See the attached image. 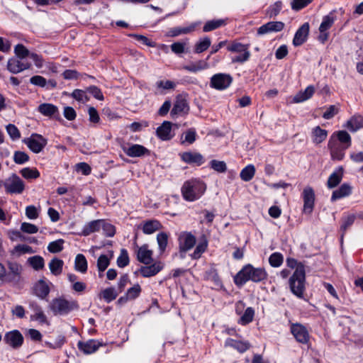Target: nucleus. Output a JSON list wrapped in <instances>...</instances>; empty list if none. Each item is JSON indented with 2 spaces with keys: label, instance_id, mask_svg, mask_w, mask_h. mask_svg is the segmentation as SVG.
Wrapping results in <instances>:
<instances>
[{
  "label": "nucleus",
  "instance_id": "nucleus-4",
  "mask_svg": "<svg viewBox=\"0 0 363 363\" xmlns=\"http://www.w3.org/2000/svg\"><path fill=\"white\" fill-rule=\"evenodd\" d=\"M305 267L300 266L290 277L289 284L291 291L298 298H303L305 291Z\"/></svg>",
  "mask_w": 363,
  "mask_h": 363
},
{
  "label": "nucleus",
  "instance_id": "nucleus-60",
  "mask_svg": "<svg viewBox=\"0 0 363 363\" xmlns=\"http://www.w3.org/2000/svg\"><path fill=\"white\" fill-rule=\"evenodd\" d=\"M131 36H133L137 41H138V42L141 43L142 44L145 45L148 47L154 48L156 45L155 42H153L152 40H151L150 39H149L148 38H147L145 35L133 34V35H131Z\"/></svg>",
  "mask_w": 363,
  "mask_h": 363
},
{
  "label": "nucleus",
  "instance_id": "nucleus-30",
  "mask_svg": "<svg viewBox=\"0 0 363 363\" xmlns=\"http://www.w3.org/2000/svg\"><path fill=\"white\" fill-rule=\"evenodd\" d=\"M352 193V187L348 184H342L338 189L334 191L333 192L331 196V201H335L337 199H342L343 197L347 196L350 195Z\"/></svg>",
  "mask_w": 363,
  "mask_h": 363
},
{
  "label": "nucleus",
  "instance_id": "nucleus-59",
  "mask_svg": "<svg viewBox=\"0 0 363 363\" xmlns=\"http://www.w3.org/2000/svg\"><path fill=\"white\" fill-rule=\"evenodd\" d=\"M29 157L28 155L21 151H16L13 155V161L18 164H22L28 161Z\"/></svg>",
  "mask_w": 363,
  "mask_h": 363
},
{
  "label": "nucleus",
  "instance_id": "nucleus-9",
  "mask_svg": "<svg viewBox=\"0 0 363 363\" xmlns=\"http://www.w3.org/2000/svg\"><path fill=\"white\" fill-rule=\"evenodd\" d=\"M28 148L35 153H39L47 145V140L42 135L34 134L24 140Z\"/></svg>",
  "mask_w": 363,
  "mask_h": 363
},
{
  "label": "nucleus",
  "instance_id": "nucleus-3",
  "mask_svg": "<svg viewBox=\"0 0 363 363\" xmlns=\"http://www.w3.org/2000/svg\"><path fill=\"white\" fill-rule=\"evenodd\" d=\"M78 308L76 301L67 300L62 297L52 299L49 305V308L55 315H65Z\"/></svg>",
  "mask_w": 363,
  "mask_h": 363
},
{
  "label": "nucleus",
  "instance_id": "nucleus-41",
  "mask_svg": "<svg viewBox=\"0 0 363 363\" xmlns=\"http://www.w3.org/2000/svg\"><path fill=\"white\" fill-rule=\"evenodd\" d=\"M333 135H335V138L341 145L348 147L351 146V137L347 132L345 130H340Z\"/></svg>",
  "mask_w": 363,
  "mask_h": 363
},
{
  "label": "nucleus",
  "instance_id": "nucleus-32",
  "mask_svg": "<svg viewBox=\"0 0 363 363\" xmlns=\"http://www.w3.org/2000/svg\"><path fill=\"white\" fill-rule=\"evenodd\" d=\"M226 347H231L240 352H244L250 348L248 342L238 341L232 338H228L225 342Z\"/></svg>",
  "mask_w": 363,
  "mask_h": 363
},
{
  "label": "nucleus",
  "instance_id": "nucleus-50",
  "mask_svg": "<svg viewBox=\"0 0 363 363\" xmlns=\"http://www.w3.org/2000/svg\"><path fill=\"white\" fill-rule=\"evenodd\" d=\"M63 243L64 240L62 239H59L55 241L51 242L49 243L48 246V250L49 252L52 253L60 252L63 249Z\"/></svg>",
  "mask_w": 363,
  "mask_h": 363
},
{
  "label": "nucleus",
  "instance_id": "nucleus-49",
  "mask_svg": "<svg viewBox=\"0 0 363 363\" xmlns=\"http://www.w3.org/2000/svg\"><path fill=\"white\" fill-rule=\"evenodd\" d=\"M210 167L219 173H224L227 170L226 163L216 160H212L210 162Z\"/></svg>",
  "mask_w": 363,
  "mask_h": 363
},
{
  "label": "nucleus",
  "instance_id": "nucleus-63",
  "mask_svg": "<svg viewBox=\"0 0 363 363\" xmlns=\"http://www.w3.org/2000/svg\"><path fill=\"white\" fill-rule=\"evenodd\" d=\"M141 288L140 285L135 284L127 291L126 294L128 298H129L130 300H133L139 296Z\"/></svg>",
  "mask_w": 363,
  "mask_h": 363
},
{
  "label": "nucleus",
  "instance_id": "nucleus-29",
  "mask_svg": "<svg viewBox=\"0 0 363 363\" xmlns=\"http://www.w3.org/2000/svg\"><path fill=\"white\" fill-rule=\"evenodd\" d=\"M345 127L351 132L357 131L363 128V117L360 115L353 116L347 121Z\"/></svg>",
  "mask_w": 363,
  "mask_h": 363
},
{
  "label": "nucleus",
  "instance_id": "nucleus-58",
  "mask_svg": "<svg viewBox=\"0 0 363 363\" xmlns=\"http://www.w3.org/2000/svg\"><path fill=\"white\" fill-rule=\"evenodd\" d=\"M101 229H102L104 234L107 237H113L116 233L115 227L104 220H103V225H101Z\"/></svg>",
  "mask_w": 363,
  "mask_h": 363
},
{
  "label": "nucleus",
  "instance_id": "nucleus-39",
  "mask_svg": "<svg viewBox=\"0 0 363 363\" xmlns=\"http://www.w3.org/2000/svg\"><path fill=\"white\" fill-rule=\"evenodd\" d=\"M355 218L356 216L354 214L347 215L342 218V225L340 226L341 241H342L343 236L347 228H349L354 223Z\"/></svg>",
  "mask_w": 363,
  "mask_h": 363
},
{
  "label": "nucleus",
  "instance_id": "nucleus-34",
  "mask_svg": "<svg viewBox=\"0 0 363 363\" xmlns=\"http://www.w3.org/2000/svg\"><path fill=\"white\" fill-rule=\"evenodd\" d=\"M328 135L326 130L322 129L320 126H316L312 130L313 142L315 144H320L323 142Z\"/></svg>",
  "mask_w": 363,
  "mask_h": 363
},
{
  "label": "nucleus",
  "instance_id": "nucleus-57",
  "mask_svg": "<svg viewBox=\"0 0 363 363\" xmlns=\"http://www.w3.org/2000/svg\"><path fill=\"white\" fill-rule=\"evenodd\" d=\"M156 87L159 89L172 90L176 87V84L170 80H160L156 82Z\"/></svg>",
  "mask_w": 363,
  "mask_h": 363
},
{
  "label": "nucleus",
  "instance_id": "nucleus-47",
  "mask_svg": "<svg viewBox=\"0 0 363 363\" xmlns=\"http://www.w3.org/2000/svg\"><path fill=\"white\" fill-rule=\"evenodd\" d=\"M157 241L159 246V250L161 253L164 252L167 246L168 235L166 233L162 232L157 234Z\"/></svg>",
  "mask_w": 363,
  "mask_h": 363
},
{
  "label": "nucleus",
  "instance_id": "nucleus-14",
  "mask_svg": "<svg viewBox=\"0 0 363 363\" xmlns=\"http://www.w3.org/2000/svg\"><path fill=\"white\" fill-rule=\"evenodd\" d=\"M181 252H187L196 244V238L191 233H182L179 237Z\"/></svg>",
  "mask_w": 363,
  "mask_h": 363
},
{
  "label": "nucleus",
  "instance_id": "nucleus-7",
  "mask_svg": "<svg viewBox=\"0 0 363 363\" xmlns=\"http://www.w3.org/2000/svg\"><path fill=\"white\" fill-rule=\"evenodd\" d=\"M233 82V77L225 73H218L211 78V86L217 90H223L230 86Z\"/></svg>",
  "mask_w": 363,
  "mask_h": 363
},
{
  "label": "nucleus",
  "instance_id": "nucleus-28",
  "mask_svg": "<svg viewBox=\"0 0 363 363\" xmlns=\"http://www.w3.org/2000/svg\"><path fill=\"white\" fill-rule=\"evenodd\" d=\"M101 225H103V220H95L89 222L83 227L82 234L87 236L93 233L99 232L101 230Z\"/></svg>",
  "mask_w": 363,
  "mask_h": 363
},
{
  "label": "nucleus",
  "instance_id": "nucleus-38",
  "mask_svg": "<svg viewBox=\"0 0 363 363\" xmlns=\"http://www.w3.org/2000/svg\"><path fill=\"white\" fill-rule=\"evenodd\" d=\"M226 24V21L225 19H213L207 21L203 28V32H210L215 29H217L220 27H222Z\"/></svg>",
  "mask_w": 363,
  "mask_h": 363
},
{
  "label": "nucleus",
  "instance_id": "nucleus-46",
  "mask_svg": "<svg viewBox=\"0 0 363 363\" xmlns=\"http://www.w3.org/2000/svg\"><path fill=\"white\" fill-rule=\"evenodd\" d=\"M255 315V311L252 308L248 307L245 311L243 315L240 317L239 323L242 325H246L252 321Z\"/></svg>",
  "mask_w": 363,
  "mask_h": 363
},
{
  "label": "nucleus",
  "instance_id": "nucleus-2",
  "mask_svg": "<svg viewBox=\"0 0 363 363\" xmlns=\"http://www.w3.org/2000/svg\"><path fill=\"white\" fill-rule=\"evenodd\" d=\"M205 184L198 179H191L184 182L182 187L184 199L188 201L199 199L206 191Z\"/></svg>",
  "mask_w": 363,
  "mask_h": 363
},
{
  "label": "nucleus",
  "instance_id": "nucleus-31",
  "mask_svg": "<svg viewBox=\"0 0 363 363\" xmlns=\"http://www.w3.org/2000/svg\"><path fill=\"white\" fill-rule=\"evenodd\" d=\"M315 92V88L313 86H308L304 91H301L297 93L294 97V102L301 103L312 97Z\"/></svg>",
  "mask_w": 363,
  "mask_h": 363
},
{
  "label": "nucleus",
  "instance_id": "nucleus-42",
  "mask_svg": "<svg viewBox=\"0 0 363 363\" xmlns=\"http://www.w3.org/2000/svg\"><path fill=\"white\" fill-rule=\"evenodd\" d=\"M335 20V16L332 13L323 16V21L319 27V31H328V30L330 29L333 25Z\"/></svg>",
  "mask_w": 363,
  "mask_h": 363
},
{
  "label": "nucleus",
  "instance_id": "nucleus-26",
  "mask_svg": "<svg viewBox=\"0 0 363 363\" xmlns=\"http://www.w3.org/2000/svg\"><path fill=\"white\" fill-rule=\"evenodd\" d=\"M189 106L187 101L182 97H177L172 109L171 113L172 115L187 113L189 111Z\"/></svg>",
  "mask_w": 363,
  "mask_h": 363
},
{
  "label": "nucleus",
  "instance_id": "nucleus-64",
  "mask_svg": "<svg viewBox=\"0 0 363 363\" xmlns=\"http://www.w3.org/2000/svg\"><path fill=\"white\" fill-rule=\"evenodd\" d=\"M21 230L24 233L33 234L38 231V228L34 224L24 222L21 225Z\"/></svg>",
  "mask_w": 363,
  "mask_h": 363
},
{
  "label": "nucleus",
  "instance_id": "nucleus-10",
  "mask_svg": "<svg viewBox=\"0 0 363 363\" xmlns=\"http://www.w3.org/2000/svg\"><path fill=\"white\" fill-rule=\"evenodd\" d=\"M290 329L296 341L302 344L308 342L309 333L305 326L300 323H292Z\"/></svg>",
  "mask_w": 363,
  "mask_h": 363
},
{
  "label": "nucleus",
  "instance_id": "nucleus-54",
  "mask_svg": "<svg viewBox=\"0 0 363 363\" xmlns=\"http://www.w3.org/2000/svg\"><path fill=\"white\" fill-rule=\"evenodd\" d=\"M282 9L281 1H277L274 4L271 5L267 9V15L269 18L277 16Z\"/></svg>",
  "mask_w": 363,
  "mask_h": 363
},
{
  "label": "nucleus",
  "instance_id": "nucleus-6",
  "mask_svg": "<svg viewBox=\"0 0 363 363\" xmlns=\"http://www.w3.org/2000/svg\"><path fill=\"white\" fill-rule=\"evenodd\" d=\"M328 147L330 150L331 159L333 160L338 161L343 160L345 157V151L349 148L348 147L338 143L337 140L335 138V135H332L330 138Z\"/></svg>",
  "mask_w": 363,
  "mask_h": 363
},
{
  "label": "nucleus",
  "instance_id": "nucleus-35",
  "mask_svg": "<svg viewBox=\"0 0 363 363\" xmlns=\"http://www.w3.org/2000/svg\"><path fill=\"white\" fill-rule=\"evenodd\" d=\"M64 262L58 258H53L49 262V269L53 275L58 276L62 273Z\"/></svg>",
  "mask_w": 363,
  "mask_h": 363
},
{
  "label": "nucleus",
  "instance_id": "nucleus-16",
  "mask_svg": "<svg viewBox=\"0 0 363 363\" xmlns=\"http://www.w3.org/2000/svg\"><path fill=\"white\" fill-rule=\"evenodd\" d=\"M308 33L309 24L308 23H305L296 32L293 39L294 45L299 46L302 45L306 40Z\"/></svg>",
  "mask_w": 363,
  "mask_h": 363
},
{
  "label": "nucleus",
  "instance_id": "nucleus-24",
  "mask_svg": "<svg viewBox=\"0 0 363 363\" xmlns=\"http://www.w3.org/2000/svg\"><path fill=\"white\" fill-rule=\"evenodd\" d=\"M343 176V167H339L335 172H333L329 177L327 182V186L329 189L336 187L342 181Z\"/></svg>",
  "mask_w": 363,
  "mask_h": 363
},
{
  "label": "nucleus",
  "instance_id": "nucleus-18",
  "mask_svg": "<svg viewBox=\"0 0 363 363\" xmlns=\"http://www.w3.org/2000/svg\"><path fill=\"white\" fill-rule=\"evenodd\" d=\"M157 135L162 140H169L172 137V123L169 121H164L160 126L157 128Z\"/></svg>",
  "mask_w": 363,
  "mask_h": 363
},
{
  "label": "nucleus",
  "instance_id": "nucleus-36",
  "mask_svg": "<svg viewBox=\"0 0 363 363\" xmlns=\"http://www.w3.org/2000/svg\"><path fill=\"white\" fill-rule=\"evenodd\" d=\"M255 172V166L248 164L241 170L240 173V179L244 182H250L254 177Z\"/></svg>",
  "mask_w": 363,
  "mask_h": 363
},
{
  "label": "nucleus",
  "instance_id": "nucleus-23",
  "mask_svg": "<svg viewBox=\"0 0 363 363\" xmlns=\"http://www.w3.org/2000/svg\"><path fill=\"white\" fill-rule=\"evenodd\" d=\"M33 290L38 298L44 299L50 293L49 284L43 280H40L35 284Z\"/></svg>",
  "mask_w": 363,
  "mask_h": 363
},
{
  "label": "nucleus",
  "instance_id": "nucleus-37",
  "mask_svg": "<svg viewBox=\"0 0 363 363\" xmlns=\"http://www.w3.org/2000/svg\"><path fill=\"white\" fill-rule=\"evenodd\" d=\"M74 269L83 274L87 271V261L84 255L78 254L76 256L74 260Z\"/></svg>",
  "mask_w": 363,
  "mask_h": 363
},
{
  "label": "nucleus",
  "instance_id": "nucleus-15",
  "mask_svg": "<svg viewBox=\"0 0 363 363\" xmlns=\"http://www.w3.org/2000/svg\"><path fill=\"white\" fill-rule=\"evenodd\" d=\"M30 67L28 62H23L17 57H12L8 60L7 69L13 74H18Z\"/></svg>",
  "mask_w": 363,
  "mask_h": 363
},
{
  "label": "nucleus",
  "instance_id": "nucleus-45",
  "mask_svg": "<svg viewBox=\"0 0 363 363\" xmlns=\"http://www.w3.org/2000/svg\"><path fill=\"white\" fill-rule=\"evenodd\" d=\"M118 295V292H117L113 287L106 288L101 291V296L107 303H110L116 299Z\"/></svg>",
  "mask_w": 363,
  "mask_h": 363
},
{
  "label": "nucleus",
  "instance_id": "nucleus-48",
  "mask_svg": "<svg viewBox=\"0 0 363 363\" xmlns=\"http://www.w3.org/2000/svg\"><path fill=\"white\" fill-rule=\"evenodd\" d=\"M21 174L27 179H36L40 176V172L35 168L25 167L21 170Z\"/></svg>",
  "mask_w": 363,
  "mask_h": 363
},
{
  "label": "nucleus",
  "instance_id": "nucleus-8",
  "mask_svg": "<svg viewBox=\"0 0 363 363\" xmlns=\"http://www.w3.org/2000/svg\"><path fill=\"white\" fill-rule=\"evenodd\" d=\"M4 187L8 193L19 194L23 191L25 185L21 178L13 174L6 180Z\"/></svg>",
  "mask_w": 363,
  "mask_h": 363
},
{
  "label": "nucleus",
  "instance_id": "nucleus-27",
  "mask_svg": "<svg viewBox=\"0 0 363 363\" xmlns=\"http://www.w3.org/2000/svg\"><path fill=\"white\" fill-rule=\"evenodd\" d=\"M8 268L9 273L7 278L9 281L16 280L19 279L23 271V267L21 264L16 262H9Z\"/></svg>",
  "mask_w": 363,
  "mask_h": 363
},
{
  "label": "nucleus",
  "instance_id": "nucleus-13",
  "mask_svg": "<svg viewBox=\"0 0 363 363\" xmlns=\"http://www.w3.org/2000/svg\"><path fill=\"white\" fill-rule=\"evenodd\" d=\"M284 23L281 21H269L257 29V35H262L271 33L281 31L284 28Z\"/></svg>",
  "mask_w": 363,
  "mask_h": 363
},
{
  "label": "nucleus",
  "instance_id": "nucleus-5",
  "mask_svg": "<svg viewBox=\"0 0 363 363\" xmlns=\"http://www.w3.org/2000/svg\"><path fill=\"white\" fill-rule=\"evenodd\" d=\"M248 45L238 42H233L227 48L228 50L232 52L241 53V55L232 57L233 63H243L247 61L250 57V52L248 50Z\"/></svg>",
  "mask_w": 363,
  "mask_h": 363
},
{
  "label": "nucleus",
  "instance_id": "nucleus-61",
  "mask_svg": "<svg viewBox=\"0 0 363 363\" xmlns=\"http://www.w3.org/2000/svg\"><path fill=\"white\" fill-rule=\"evenodd\" d=\"M339 112V108L335 105H330L323 113V118L329 120L333 118Z\"/></svg>",
  "mask_w": 363,
  "mask_h": 363
},
{
  "label": "nucleus",
  "instance_id": "nucleus-25",
  "mask_svg": "<svg viewBox=\"0 0 363 363\" xmlns=\"http://www.w3.org/2000/svg\"><path fill=\"white\" fill-rule=\"evenodd\" d=\"M152 251L149 250L147 245H144L141 246L137 253L138 259L139 262L148 264L152 261Z\"/></svg>",
  "mask_w": 363,
  "mask_h": 363
},
{
  "label": "nucleus",
  "instance_id": "nucleus-21",
  "mask_svg": "<svg viewBox=\"0 0 363 363\" xmlns=\"http://www.w3.org/2000/svg\"><path fill=\"white\" fill-rule=\"evenodd\" d=\"M38 111L43 116L48 117L57 118V116H60L57 107L52 104H41L38 106Z\"/></svg>",
  "mask_w": 363,
  "mask_h": 363
},
{
  "label": "nucleus",
  "instance_id": "nucleus-51",
  "mask_svg": "<svg viewBox=\"0 0 363 363\" xmlns=\"http://www.w3.org/2000/svg\"><path fill=\"white\" fill-rule=\"evenodd\" d=\"M6 130L11 139L17 140L21 138V133L18 128L13 124H9L6 126Z\"/></svg>",
  "mask_w": 363,
  "mask_h": 363
},
{
  "label": "nucleus",
  "instance_id": "nucleus-44",
  "mask_svg": "<svg viewBox=\"0 0 363 363\" xmlns=\"http://www.w3.org/2000/svg\"><path fill=\"white\" fill-rule=\"evenodd\" d=\"M28 262L35 270L42 269L45 265L44 259L38 255L28 258Z\"/></svg>",
  "mask_w": 363,
  "mask_h": 363
},
{
  "label": "nucleus",
  "instance_id": "nucleus-22",
  "mask_svg": "<svg viewBox=\"0 0 363 363\" xmlns=\"http://www.w3.org/2000/svg\"><path fill=\"white\" fill-rule=\"evenodd\" d=\"M163 268V264L160 262H155L152 265L142 267L140 272L144 277H150L157 274Z\"/></svg>",
  "mask_w": 363,
  "mask_h": 363
},
{
  "label": "nucleus",
  "instance_id": "nucleus-55",
  "mask_svg": "<svg viewBox=\"0 0 363 363\" xmlns=\"http://www.w3.org/2000/svg\"><path fill=\"white\" fill-rule=\"evenodd\" d=\"M71 96L79 102H86L89 99L86 91L82 89H74Z\"/></svg>",
  "mask_w": 363,
  "mask_h": 363
},
{
  "label": "nucleus",
  "instance_id": "nucleus-53",
  "mask_svg": "<svg viewBox=\"0 0 363 363\" xmlns=\"http://www.w3.org/2000/svg\"><path fill=\"white\" fill-rule=\"evenodd\" d=\"M110 260L105 255H101L97 259V268L100 273L104 272L108 267Z\"/></svg>",
  "mask_w": 363,
  "mask_h": 363
},
{
  "label": "nucleus",
  "instance_id": "nucleus-43",
  "mask_svg": "<svg viewBox=\"0 0 363 363\" xmlns=\"http://www.w3.org/2000/svg\"><path fill=\"white\" fill-rule=\"evenodd\" d=\"M211 45V40L208 37H205L203 39L199 40L194 46V52L199 54L201 53L206 50L208 49V48Z\"/></svg>",
  "mask_w": 363,
  "mask_h": 363
},
{
  "label": "nucleus",
  "instance_id": "nucleus-17",
  "mask_svg": "<svg viewBox=\"0 0 363 363\" xmlns=\"http://www.w3.org/2000/svg\"><path fill=\"white\" fill-rule=\"evenodd\" d=\"M182 160L188 164H195L198 166L204 162L203 157L199 152H186L181 155Z\"/></svg>",
  "mask_w": 363,
  "mask_h": 363
},
{
  "label": "nucleus",
  "instance_id": "nucleus-56",
  "mask_svg": "<svg viewBox=\"0 0 363 363\" xmlns=\"http://www.w3.org/2000/svg\"><path fill=\"white\" fill-rule=\"evenodd\" d=\"M269 262L271 266L278 267L283 263V256L281 253L274 252L270 255Z\"/></svg>",
  "mask_w": 363,
  "mask_h": 363
},
{
  "label": "nucleus",
  "instance_id": "nucleus-1",
  "mask_svg": "<svg viewBox=\"0 0 363 363\" xmlns=\"http://www.w3.org/2000/svg\"><path fill=\"white\" fill-rule=\"evenodd\" d=\"M267 277V273L263 268H255L251 264L245 266L234 277L235 284L241 286L247 281L259 282Z\"/></svg>",
  "mask_w": 363,
  "mask_h": 363
},
{
  "label": "nucleus",
  "instance_id": "nucleus-12",
  "mask_svg": "<svg viewBox=\"0 0 363 363\" xmlns=\"http://www.w3.org/2000/svg\"><path fill=\"white\" fill-rule=\"evenodd\" d=\"M4 340L11 347L16 349L23 345V337L18 330H13L5 334Z\"/></svg>",
  "mask_w": 363,
  "mask_h": 363
},
{
  "label": "nucleus",
  "instance_id": "nucleus-40",
  "mask_svg": "<svg viewBox=\"0 0 363 363\" xmlns=\"http://www.w3.org/2000/svg\"><path fill=\"white\" fill-rule=\"evenodd\" d=\"M160 228L161 225L159 221L150 220L143 224V231L145 234H152L158 230Z\"/></svg>",
  "mask_w": 363,
  "mask_h": 363
},
{
  "label": "nucleus",
  "instance_id": "nucleus-62",
  "mask_svg": "<svg viewBox=\"0 0 363 363\" xmlns=\"http://www.w3.org/2000/svg\"><path fill=\"white\" fill-rule=\"evenodd\" d=\"M129 263V258L128 252L125 250L123 249L121 252L120 256L117 259V264L119 267H124Z\"/></svg>",
  "mask_w": 363,
  "mask_h": 363
},
{
  "label": "nucleus",
  "instance_id": "nucleus-19",
  "mask_svg": "<svg viewBox=\"0 0 363 363\" xmlns=\"http://www.w3.org/2000/svg\"><path fill=\"white\" fill-rule=\"evenodd\" d=\"M124 152L129 157H141L149 153V150L144 146L138 144L132 145L123 148Z\"/></svg>",
  "mask_w": 363,
  "mask_h": 363
},
{
  "label": "nucleus",
  "instance_id": "nucleus-11",
  "mask_svg": "<svg viewBox=\"0 0 363 363\" xmlns=\"http://www.w3.org/2000/svg\"><path fill=\"white\" fill-rule=\"evenodd\" d=\"M303 199V212L310 214L313 211L315 201V193L311 186H306L302 193Z\"/></svg>",
  "mask_w": 363,
  "mask_h": 363
},
{
  "label": "nucleus",
  "instance_id": "nucleus-33",
  "mask_svg": "<svg viewBox=\"0 0 363 363\" xmlns=\"http://www.w3.org/2000/svg\"><path fill=\"white\" fill-rule=\"evenodd\" d=\"M209 67V65L206 60H199L195 62H191L188 65L184 66V69L190 72H197Z\"/></svg>",
  "mask_w": 363,
  "mask_h": 363
},
{
  "label": "nucleus",
  "instance_id": "nucleus-20",
  "mask_svg": "<svg viewBox=\"0 0 363 363\" xmlns=\"http://www.w3.org/2000/svg\"><path fill=\"white\" fill-rule=\"evenodd\" d=\"M77 345L80 350L83 351L84 353L89 354L95 352L101 344L97 340H89L84 342L79 341Z\"/></svg>",
  "mask_w": 363,
  "mask_h": 363
},
{
  "label": "nucleus",
  "instance_id": "nucleus-52",
  "mask_svg": "<svg viewBox=\"0 0 363 363\" xmlns=\"http://www.w3.org/2000/svg\"><path fill=\"white\" fill-rule=\"evenodd\" d=\"M14 52L17 57L20 59H24L26 57H30L29 50L22 44H18L14 48Z\"/></svg>",
  "mask_w": 363,
  "mask_h": 363
}]
</instances>
